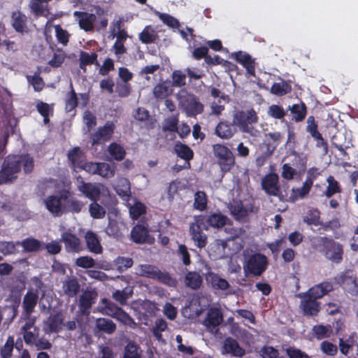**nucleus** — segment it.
I'll return each mask as SVG.
<instances>
[{
	"mask_svg": "<svg viewBox=\"0 0 358 358\" xmlns=\"http://www.w3.org/2000/svg\"><path fill=\"white\" fill-rule=\"evenodd\" d=\"M85 238L89 251L96 255L102 253V246L100 243L98 236L95 233L92 231H87L85 236Z\"/></svg>",
	"mask_w": 358,
	"mask_h": 358,
	"instance_id": "obj_27",
	"label": "nucleus"
},
{
	"mask_svg": "<svg viewBox=\"0 0 358 358\" xmlns=\"http://www.w3.org/2000/svg\"><path fill=\"white\" fill-rule=\"evenodd\" d=\"M327 187L324 192V195L327 198H331L336 194L342 192V187L333 176H329L327 178Z\"/></svg>",
	"mask_w": 358,
	"mask_h": 358,
	"instance_id": "obj_34",
	"label": "nucleus"
},
{
	"mask_svg": "<svg viewBox=\"0 0 358 358\" xmlns=\"http://www.w3.org/2000/svg\"><path fill=\"white\" fill-rule=\"evenodd\" d=\"M62 241L64 242L65 249L68 252H79L83 250L80 239L74 234L64 231L62 234Z\"/></svg>",
	"mask_w": 358,
	"mask_h": 358,
	"instance_id": "obj_18",
	"label": "nucleus"
},
{
	"mask_svg": "<svg viewBox=\"0 0 358 358\" xmlns=\"http://www.w3.org/2000/svg\"><path fill=\"white\" fill-rule=\"evenodd\" d=\"M229 210L231 214L236 220H243L248 216V211L244 208L243 204L241 201H234V203L230 206Z\"/></svg>",
	"mask_w": 358,
	"mask_h": 358,
	"instance_id": "obj_40",
	"label": "nucleus"
},
{
	"mask_svg": "<svg viewBox=\"0 0 358 358\" xmlns=\"http://www.w3.org/2000/svg\"><path fill=\"white\" fill-rule=\"evenodd\" d=\"M268 138L267 152L269 155H272L274 150L279 145L283 136L279 132H270L266 135Z\"/></svg>",
	"mask_w": 358,
	"mask_h": 358,
	"instance_id": "obj_41",
	"label": "nucleus"
},
{
	"mask_svg": "<svg viewBox=\"0 0 358 358\" xmlns=\"http://www.w3.org/2000/svg\"><path fill=\"white\" fill-rule=\"evenodd\" d=\"M98 55L96 52H92L91 54L81 50L80 52L79 57V66L83 72L86 71V66L92 64L99 65L97 62Z\"/></svg>",
	"mask_w": 358,
	"mask_h": 358,
	"instance_id": "obj_32",
	"label": "nucleus"
},
{
	"mask_svg": "<svg viewBox=\"0 0 358 358\" xmlns=\"http://www.w3.org/2000/svg\"><path fill=\"white\" fill-rule=\"evenodd\" d=\"M186 85V76L180 70H176L172 73L173 87H181Z\"/></svg>",
	"mask_w": 358,
	"mask_h": 358,
	"instance_id": "obj_58",
	"label": "nucleus"
},
{
	"mask_svg": "<svg viewBox=\"0 0 358 358\" xmlns=\"http://www.w3.org/2000/svg\"><path fill=\"white\" fill-rule=\"evenodd\" d=\"M67 199L66 195L62 194L59 196L51 195L48 196L44 201L46 208L54 216H59L62 213V200Z\"/></svg>",
	"mask_w": 358,
	"mask_h": 358,
	"instance_id": "obj_22",
	"label": "nucleus"
},
{
	"mask_svg": "<svg viewBox=\"0 0 358 358\" xmlns=\"http://www.w3.org/2000/svg\"><path fill=\"white\" fill-rule=\"evenodd\" d=\"M180 105L188 117H196L204 110V106L194 94H187L181 97Z\"/></svg>",
	"mask_w": 358,
	"mask_h": 358,
	"instance_id": "obj_8",
	"label": "nucleus"
},
{
	"mask_svg": "<svg viewBox=\"0 0 358 358\" xmlns=\"http://www.w3.org/2000/svg\"><path fill=\"white\" fill-rule=\"evenodd\" d=\"M174 150L180 158L189 162L194 157L193 150L186 144L177 143L174 147Z\"/></svg>",
	"mask_w": 358,
	"mask_h": 358,
	"instance_id": "obj_37",
	"label": "nucleus"
},
{
	"mask_svg": "<svg viewBox=\"0 0 358 358\" xmlns=\"http://www.w3.org/2000/svg\"><path fill=\"white\" fill-rule=\"evenodd\" d=\"M22 167L24 173H31L34 168V158L29 154L10 155L3 162L0 170V185L10 183L17 178Z\"/></svg>",
	"mask_w": 358,
	"mask_h": 358,
	"instance_id": "obj_1",
	"label": "nucleus"
},
{
	"mask_svg": "<svg viewBox=\"0 0 358 358\" xmlns=\"http://www.w3.org/2000/svg\"><path fill=\"white\" fill-rule=\"evenodd\" d=\"M27 17L21 11H14L11 15V24L16 32H27Z\"/></svg>",
	"mask_w": 358,
	"mask_h": 358,
	"instance_id": "obj_24",
	"label": "nucleus"
},
{
	"mask_svg": "<svg viewBox=\"0 0 358 358\" xmlns=\"http://www.w3.org/2000/svg\"><path fill=\"white\" fill-rule=\"evenodd\" d=\"M115 127L113 122L110 121L103 127H99L97 131L91 135L92 146L108 141L114 133Z\"/></svg>",
	"mask_w": 358,
	"mask_h": 358,
	"instance_id": "obj_10",
	"label": "nucleus"
},
{
	"mask_svg": "<svg viewBox=\"0 0 358 358\" xmlns=\"http://www.w3.org/2000/svg\"><path fill=\"white\" fill-rule=\"evenodd\" d=\"M96 175L103 178H112L115 176V169L110 164L106 162H99Z\"/></svg>",
	"mask_w": 358,
	"mask_h": 358,
	"instance_id": "obj_50",
	"label": "nucleus"
},
{
	"mask_svg": "<svg viewBox=\"0 0 358 358\" xmlns=\"http://www.w3.org/2000/svg\"><path fill=\"white\" fill-rule=\"evenodd\" d=\"M89 210L90 215L94 219L102 218L106 214L104 208L99 205L97 201H93V203L90 205Z\"/></svg>",
	"mask_w": 358,
	"mask_h": 358,
	"instance_id": "obj_61",
	"label": "nucleus"
},
{
	"mask_svg": "<svg viewBox=\"0 0 358 358\" xmlns=\"http://www.w3.org/2000/svg\"><path fill=\"white\" fill-rule=\"evenodd\" d=\"M204 229H208L205 224V217L201 215L196 217L189 226V234L195 245L200 249L205 248L208 243V237L203 232Z\"/></svg>",
	"mask_w": 358,
	"mask_h": 358,
	"instance_id": "obj_7",
	"label": "nucleus"
},
{
	"mask_svg": "<svg viewBox=\"0 0 358 358\" xmlns=\"http://www.w3.org/2000/svg\"><path fill=\"white\" fill-rule=\"evenodd\" d=\"M153 94L157 99H164L171 94L170 86L165 82L160 83L154 87Z\"/></svg>",
	"mask_w": 358,
	"mask_h": 358,
	"instance_id": "obj_53",
	"label": "nucleus"
},
{
	"mask_svg": "<svg viewBox=\"0 0 358 358\" xmlns=\"http://www.w3.org/2000/svg\"><path fill=\"white\" fill-rule=\"evenodd\" d=\"M223 316L219 308H211L207 313L203 324L211 332L217 331V327L222 322Z\"/></svg>",
	"mask_w": 358,
	"mask_h": 358,
	"instance_id": "obj_15",
	"label": "nucleus"
},
{
	"mask_svg": "<svg viewBox=\"0 0 358 358\" xmlns=\"http://www.w3.org/2000/svg\"><path fill=\"white\" fill-rule=\"evenodd\" d=\"M98 294L95 290L86 289L79 297L78 308L83 315H89L92 306L95 303Z\"/></svg>",
	"mask_w": 358,
	"mask_h": 358,
	"instance_id": "obj_11",
	"label": "nucleus"
},
{
	"mask_svg": "<svg viewBox=\"0 0 358 358\" xmlns=\"http://www.w3.org/2000/svg\"><path fill=\"white\" fill-rule=\"evenodd\" d=\"M206 279L214 289L226 290L229 287V282L226 279L221 278L217 273L208 272Z\"/></svg>",
	"mask_w": 358,
	"mask_h": 358,
	"instance_id": "obj_31",
	"label": "nucleus"
},
{
	"mask_svg": "<svg viewBox=\"0 0 358 358\" xmlns=\"http://www.w3.org/2000/svg\"><path fill=\"white\" fill-rule=\"evenodd\" d=\"M101 302L103 305L101 310L102 314L113 317L124 325L131 326L135 323L127 313L108 299L103 298Z\"/></svg>",
	"mask_w": 358,
	"mask_h": 358,
	"instance_id": "obj_3",
	"label": "nucleus"
},
{
	"mask_svg": "<svg viewBox=\"0 0 358 358\" xmlns=\"http://www.w3.org/2000/svg\"><path fill=\"white\" fill-rule=\"evenodd\" d=\"M66 58V54L62 50L55 52L52 58L48 62L49 65L53 68H58L62 66Z\"/></svg>",
	"mask_w": 358,
	"mask_h": 358,
	"instance_id": "obj_64",
	"label": "nucleus"
},
{
	"mask_svg": "<svg viewBox=\"0 0 358 358\" xmlns=\"http://www.w3.org/2000/svg\"><path fill=\"white\" fill-rule=\"evenodd\" d=\"M159 269L151 264H142L140 266L141 275L152 280H156Z\"/></svg>",
	"mask_w": 358,
	"mask_h": 358,
	"instance_id": "obj_47",
	"label": "nucleus"
},
{
	"mask_svg": "<svg viewBox=\"0 0 358 358\" xmlns=\"http://www.w3.org/2000/svg\"><path fill=\"white\" fill-rule=\"evenodd\" d=\"M64 325V316L62 311L52 313L45 322L46 331L49 333L60 332Z\"/></svg>",
	"mask_w": 358,
	"mask_h": 358,
	"instance_id": "obj_14",
	"label": "nucleus"
},
{
	"mask_svg": "<svg viewBox=\"0 0 358 358\" xmlns=\"http://www.w3.org/2000/svg\"><path fill=\"white\" fill-rule=\"evenodd\" d=\"M62 289L68 298L76 297L80 290V285L77 278L72 276L64 281Z\"/></svg>",
	"mask_w": 358,
	"mask_h": 358,
	"instance_id": "obj_25",
	"label": "nucleus"
},
{
	"mask_svg": "<svg viewBox=\"0 0 358 358\" xmlns=\"http://www.w3.org/2000/svg\"><path fill=\"white\" fill-rule=\"evenodd\" d=\"M27 79L36 92H41L43 89L45 83L43 78L38 74L35 73L34 76H27Z\"/></svg>",
	"mask_w": 358,
	"mask_h": 358,
	"instance_id": "obj_62",
	"label": "nucleus"
},
{
	"mask_svg": "<svg viewBox=\"0 0 358 358\" xmlns=\"http://www.w3.org/2000/svg\"><path fill=\"white\" fill-rule=\"evenodd\" d=\"M313 332L315 338L321 340L325 338H329L333 334V329L330 325L317 324L313 327Z\"/></svg>",
	"mask_w": 358,
	"mask_h": 358,
	"instance_id": "obj_44",
	"label": "nucleus"
},
{
	"mask_svg": "<svg viewBox=\"0 0 358 358\" xmlns=\"http://www.w3.org/2000/svg\"><path fill=\"white\" fill-rule=\"evenodd\" d=\"M122 358H141L139 346L134 342H129L124 348Z\"/></svg>",
	"mask_w": 358,
	"mask_h": 358,
	"instance_id": "obj_48",
	"label": "nucleus"
},
{
	"mask_svg": "<svg viewBox=\"0 0 358 358\" xmlns=\"http://www.w3.org/2000/svg\"><path fill=\"white\" fill-rule=\"evenodd\" d=\"M178 117L179 113H177L165 119L162 126V130L164 131H177L179 122Z\"/></svg>",
	"mask_w": 358,
	"mask_h": 358,
	"instance_id": "obj_49",
	"label": "nucleus"
},
{
	"mask_svg": "<svg viewBox=\"0 0 358 358\" xmlns=\"http://www.w3.org/2000/svg\"><path fill=\"white\" fill-rule=\"evenodd\" d=\"M78 105V96L73 89V85L71 84V90L66 94L65 99V110L66 113L71 112L75 110Z\"/></svg>",
	"mask_w": 358,
	"mask_h": 358,
	"instance_id": "obj_43",
	"label": "nucleus"
},
{
	"mask_svg": "<svg viewBox=\"0 0 358 358\" xmlns=\"http://www.w3.org/2000/svg\"><path fill=\"white\" fill-rule=\"evenodd\" d=\"M213 152L222 172L227 173L232 169L236 163L235 157L228 147L216 143L213 145Z\"/></svg>",
	"mask_w": 358,
	"mask_h": 358,
	"instance_id": "obj_4",
	"label": "nucleus"
},
{
	"mask_svg": "<svg viewBox=\"0 0 358 358\" xmlns=\"http://www.w3.org/2000/svg\"><path fill=\"white\" fill-rule=\"evenodd\" d=\"M268 260L262 253L257 252L249 255L243 266L246 273L254 276L262 275L267 269Z\"/></svg>",
	"mask_w": 358,
	"mask_h": 358,
	"instance_id": "obj_5",
	"label": "nucleus"
},
{
	"mask_svg": "<svg viewBox=\"0 0 358 358\" xmlns=\"http://www.w3.org/2000/svg\"><path fill=\"white\" fill-rule=\"evenodd\" d=\"M320 212L317 210H315L314 212L310 210L303 219V222L306 223L308 225H314L316 227L320 224Z\"/></svg>",
	"mask_w": 358,
	"mask_h": 358,
	"instance_id": "obj_63",
	"label": "nucleus"
},
{
	"mask_svg": "<svg viewBox=\"0 0 358 358\" xmlns=\"http://www.w3.org/2000/svg\"><path fill=\"white\" fill-rule=\"evenodd\" d=\"M20 244H17V242L13 241H1L0 242V252L4 256L13 255L17 252V246Z\"/></svg>",
	"mask_w": 358,
	"mask_h": 358,
	"instance_id": "obj_54",
	"label": "nucleus"
},
{
	"mask_svg": "<svg viewBox=\"0 0 358 358\" xmlns=\"http://www.w3.org/2000/svg\"><path fill=\"white\" fill-rule=\"evenodd\" d=\"M222 353L229 354L233 357H242L245 355V350L236 339L227 337L223 342Z\"/></svg>",
	"mask_w": 358,
	"mask_h": 358,
	"instance_id": "obj_20",
	"label": "nucleus"
},
{
	"mask_svg": "<svg viewBox=\"0 0 358 358\" xmlns=\"http://www.w3.org/2000/svg\"><path fill=\"white\" fill-rule=\"evenodd\" d=\"M185 282L188 287L192 289H196L201 285L202 278L196 272L189 271L185 275Z\"/></svg>",
	"mask_w": 358,
	"mask_h": 358,
	"instance_id": "obj_42",
	"label": "nucleus"
},
{
	"mask_svg": "<svg viewBox=\"0 0 358 358\" xmlns=\"http://www.w3.org/2000/svg\"><path fill=\"white\" fill-rule=\"evenodd\" d=\"M236 132L235 124L228 121L220 122L215 129V134L222 139H230Z\"/></svg>",
	"mask_w": 358,
	"mask_h": 358,
	"instance_id": "obj_23",
	"label": "nucleus"
},
{
	"mask_svg": "<svg viewBox=\"0 0 358 358\" xmlns=\"http://www.w3.org/2000/svg\"><path fill=\"white\" fill-rule=\"evenodd\" d=\"M108 152L110 157L116 161L123 160L126 155L124 148L115 142L108 145Z\"/></svg>",
	"mask_w": 358,
	"mask_h": 358,
	"instance_id": "obj_39",
	"label": "nucleus"
},
{
	"mask_svg": "<svg viewBox=\"0 0 358 358\" xmlns=\"http://www.w3.org/2000/svg\"><path fill=\"white\" fill-rule=\"evenodd\" d=\"M291 85L285 80L281 83H274L271 87V93L278 96H284L292 92Z\"/></svg>",
	"mask_w": 358,
	"mask_h": 358,
	"instance_id": "obj_38",
	"label": "nucleus"
},
{
	"mask_svg": "<svg viewBox=\"0 0 358 358\" xmlns=\"http://www.w3.org/2000/svg\"><path fill=\"white\" fill-rule=\"evenodd\" d=\"M145 213V206L141 202L135 203L129 209L130 216L134 220H138L141 215H143Z\"/></svg>",
	"mask_w": 358,
	"mask_h": 358,
	"instance_id": "obj_60",
	"label": "nucleus"
},
{
	"mask_svg": "<svg viewBox=\"0 0 358 358\" xmlns=\"http://www.w3.org/2000/svg\"><path fill=\"white\" fill-rule=\"evenodd\" d=\"M321 351L327 356L334 357L338 352V348L329 341H323L320 343Z\"/></svg>",
	"mask_w": 358,
	"mask_h": 358,
	"instance_id": "obj_59",
	"label": "nucleus"
},
{
	"mask_svg": "<svg viewBox=\"0 0 358 358\" xmlns=\"http://www.w3.org/2000/svg\"><path fill=\"white\" fill-rule=\"evenodd\" d=\"M318 124L314 116H309L307 119L306 131L309 133L313 138H321V134L318 131Z\"/></svg>",
	"mask_w": 358,
	"mask_h": 358,
	"instance_id": "obj_51",
	"label": "nucleus"
},
{
	"mask_svg": "<svg viewBox=\"0 0 358 358\" xmlns=\"http://www.w3.org/2000/svg\"><path fill=\"white\" fill-rule=\"evenodd\" d=\"M96 328H97L99 331L107 334H112L115 331L117 327L111 320L101 317L96 320Z\"/></svg>",
	"mask_w": 358,
	"mask_h": 358,
	"instance_id": "obj_36",
	"label": "nucleus"
},
{
	"mask_svg": "<svg viewBox=\"0 0 358 358\" xmlns=\"http://www.w3.org/2000/svg\"><path fill=\"white\" fill-rule=\"evenodd\" d=\"M227 220L228 218L226 215L217 211L210 213L205 219V224L207 223L209 227L213 228L220 229L226 225Z\"/></svg>",
	"mask_w": 358,
	"mask_h": 358,
	"instance_id": "obj_29",
	"label": "nucleus"
},
{
	"mask_svg": "<svg viewBox=\"0 0 358 358\" xmlns=\"http://www.w3.org/2000/svg\"><path fill=\"white\" fill-rule=\"evenodd\" d=\"M258 119L255 110L251 108L247 111H237L234 115L233 122L235 125L239 127L243 132L248 133L254 136L255 134L253 131H257L254 129V127L251 126V124L257 122Z\"/></svg>",
	"mask_w": 358,
	"mask_h": 358,
	"instance_id": "obj_6",
	"label": "nucleus"
},
{
	"mask_svg": "<svg viewBox=\"0 0 358 358\" xmlns=\"http://www.w3.org/2000/svg\"><path fill=\"white\" fill-rule=\"evenodd\" d=\"M17 244L22 245L24 252H33L41 250L43 243L34 238H27L22 241H17Z\"/></svg>",
	"mask_w": 358,
	"mask_h": 358,
	"instance_id": "obj_33",
	"label": "nucleus"
},
{
	"mask_svg": "<svg viewBox=\"0 0 358 358\" xmlns=\"http://www.w3.org/2000/svg\"><path fill=\"white\" fill-rule=\"evenodd\" d=\"M208 204V196L205 192L197 191L194 194V208L196 210L203 211L206 209Z\"/></svg>",
	"mask_w": 358,
	"mask_h": 358,
	"instance_id": "obj_45",
	"label": "nucleus"
},
{
	"mask_svg": "<svg viewBox=\"0 0 358 358\" xmlns=\"http://www.w3.org/2000/svg\"><path fill=\"white\" fill-rule=\"evenodd\" d=\"M334 289L331 282L323 281L310 287L306 292L303 293L305 297L310 296L315 300L321 299Z\"/></svg>",
	"mask_w": 358,
	"mask_h": 358,
	"instance_id": "obj_13",
	"label": "nucleus"
},
{
	"mask_svg": "<svg viewBox=\"0 0 358 358\" xmlns=\"http://www.w3.org/2000/svg\"><path fill=\"white\" fill-rule=\"evenodd\" d=\"M38 301V295L37 293V289L35 291L32 289L28 290L24 296L22 301V306L23 309V315H26L27 317L31 316L35 310Z\"/></svg>",
	"mask_w": 358,
	"mask_h": 358,
	"instance_id": "obj_17",
	"label": "nucleus"
},
{
	"mask_svg": "<svg viewBox=\"0 0 358 358\" xmlns=\"http://www.w3.org/2000/svg\"><path fill=\"white\" fill-rule=\"evenodd\" d=\"M55 36L59 43L66 45L69 41L70 34L64 29L59 24L55 26Z\"/></svg>",
	"mask_w": 358,
	"mask_h": 358,
	"instance_id": "obj_57",
	"label": "nucleus"
},
{
	"mask_svg": "<svg viewBox=\"0 0 358 358\" xmlns=\"http://www.w3.org/2000/svg\"><path fill=\"white\" fill-rule=\"evenodd\" d=\"M315 248L318 250L328 260L335 264H340L343 260V245L333 238L326 236L317 237Z\"/></svg>",
	"mask_w": 358,
	"mask_h": 358,
	"instance_id": "obj_2",
	"label": "nucleus"
},
{
	"mask_svg": "<svg viewBox=\"0 0 358 358\" xmlns=\"http://www.w3.org/2000/svg\"><path fill=\"white\" fill-rule=\"evenodd\" d=\"M67 157L74 169H80L86 161V156L80 147H74L69 150Z\"/></svg>",
	"mask_w": 358,
	"mask_h": 358,
	"instance_id": "obj_26",
	"label": "nucleus"
},
{
	"mask_svg": "<svg viewBox=\"0 0 358 358\" xmlns=\"http://www.w3.org/2000/svg\"><path fill=\"white\" fill-rule=\"evenodd\" d=\"M157 38V35L153 30H150V27H145L139 34L140 41L145 44L154 43Z\"/></svg>",
	"mask_w": 358,
	"mask_h": 358,
	"instance_id": "obj_55",
	"label": "nucleus"
},
{
	"mask_svg": "<svg viewBox=\"0 0 358 358\" xmlns=\"http://www.w3.org/2000/svg\"><path fill=\"white\" fill-rule=\"evenodd\" d=\"M336 282L340 286H343L348 292L351 294H358V285L355 278L348 275L347 273H343L334 278Z\"/></svg>",
	"mask_w": 358,
	"mask_h": 358,
	"instance_id": "obj_19",
	"label": "nucleus"
},
{
	"mask_svg": "<svg viewBox=\"0 0 358 358\" xmlns=\"http://www.w3.org/2000/svg\"><path fill=\"white\" fill-rule=\"evenodd\" d=\"M133 290L131 288L125 287L122 290H116L113 294V299L118 302L120 305H126L127 299L131 296Z\"/></svg>",
	"mask_w": 358,
	"mask_h": 358,
	"instance_id": "obj_46",
	"label": "nucleus"
},
{
	"mask_svg": "<svg viewBox=\"0 0 358 358\" xmlns=\"http://www.w3.org/2000/svg\"><path fill=\"white\" fill-rule=\"evenodd\" d=\"M288 110L292 114V120L296 122H302L307 115V106L302 101L289 106Z\"/></svg>",
	"mask_w": 358,
	"mask_h": 358,
	"instance_id": "obj_30",
	"label": "nucleus"
},
{
	"mask_svg": "<svg viewBox=\"0 0 358 358\" xmlns=\"http://www.w3.org/2000/svg\"><path fill=\"white\" fill-rule=\"evenodd\" d=\"M15 342L12 336H8L5 344L0 349V355L1 358H10L13 355Z\"/></svg>",
	"mask_w": 358,
	"mask_h": 358,
	"instance_id": "obj_52",
	"label": "nucleus"
},
{
	"mask_svg": "<svg viewBox=\"0 0 358 358\" xmlns=\"http://www.w3.org/2000/svg\"><path fill=\"white\" fill-rule=\"evenodd\" d=\"M78 189L92 201H97L100 198L101 191L99 188L90 182L83 181L78 186Z\"/></svg>",
	"mask_w": 358,
	"mask_h": 358,
	"instance_id": "obj_28",
	"label": "nucleus"
},
{
	"mask_svg": "<svg viewBox=\"0 0 358 358\" xmlns=\"http://www.w3.org/2000/svg\"><path fill=\"white\" fill-rule=\"evenodd\" d=\"M301 301L300 308L303 315L307 317L317 316L320 311V303L310 296L305 297Z\"/></svg>",
	"mask_w": 358,
	"mask_h": 358,
	"instance_id": "obj_16",
	"label": "nucleus"
},
{
	"mask_svg": "<svg viewBox=\"0 0 358 358\" xmlns=\"http://www.w3.org/2000/svg\"><path fill=\"white\" fill-rule=\"evenodd\" d=\"M73 15L77 17L81 29L85 31H92L94 30V22L96 20L94 14L83 11H75Z\"/></svg>",
	"mask_w": 358,
	"mask_h": 358,
	"instance_id": "obj_21",
	"label": "nucleus"
},
{
	"mask_svg": "<svg viewBox=\"0 0 358 358\" xmlns=\"http://www.w3.org/2000/svg\"><path fill=\"white\" fill-rule=\"evenodd\" d=\"M116 193L123 199L128 200L131 196L130 182L128 179L122 178L117 180Z\"/></svg>",
	"mask_w": 358,
	"mask_h": 358,
	"instance_id": "obj_35",
	"label": "nucleus"
},
{
	"mask_svg": "<svg viewBox=\"0 0 358 358\" xmlns=\"http://www.w3.org/2000/svg\"><path fill=\"white\" fill-rule=\"evenodd\" d=\"M131 240L137 244L152 243L154 238L149 234V224L140 220L131 231Z\"/></svg>",
	"mask_w": 358,
	"mask_h": 358,
	"instance_id": "obj_9",
	"label": "nucleus"
},
{
	"mask_svg": "<svg viewBox=\"0 0 358 358\" xmlns=\"http://www.w3.org/2000/svg\"><path fill=\"white\" fill-rule=\"evenodd\" d=\"M262 189L270 196H277L281 193L279 185V177L277 173L266 174L262 180Z\"/></svg>",
	"mask_w": 358,
	"mask_h": 358,
	"instance_id": "obj_12",
	"label": "nucleus"
},
{
	"mask_svg": "<svg viewBox=\"0 0 358 358\" xmlns=\"http://www.w3.org/2000/svg\"><path fill=\"white\" fill-rule=\"evenodd\" d=\"M268 115L274 119L282 120L284 119L286 113L282 106L277 104H272L268 107Z\"/></svg>",
	"mask_w": 358,
	"mask_h": 358,
	"instance_id": "obj_56",
	"label": "nucleus"
}]
</instances>
